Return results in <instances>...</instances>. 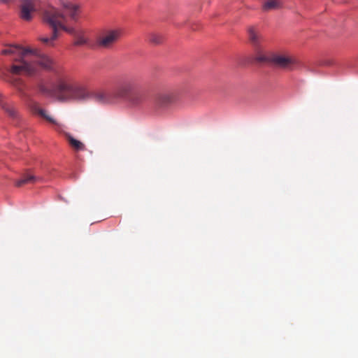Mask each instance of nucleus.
Returning a JSON list of instances; mask_svg holds the SVG:
<instances>
[{
	"instance_id": "17",
	"label": "nucleus",
	"mask_w": 358,
	"mask_h": 358,
	"mask_svg": "<svg viewBox=\"0 0 358 358\" xmlns=\"http://www.w3.org/2000/svg\"><path fill=\"white\" fill-rule=\"evenodd\" d=\"M36 181V178L30 174L24 175L21 179L18 180L15 182L17 187H22L25 184L34 183Z\"/></svg>"
},
{
	"instance_id": "9",
	"label": "nucleus",
	"mask_w": 358,
	"mask_h": 358,
	"mask_svg": "<svg viewBox=\"0 0 358 358\" xmlns=\"http://www.w3.org/2000/svg\"><path fill=\"white\" fill-rule=\"evenodd\" d=\"M178 94L176 91H169L159 94L157 98V104L160 108H166L176 101Z\"/></svg>"
},
{
	"instance_id": "13",
	"label": "nucleus",
	"mask_w": 358,
	"mask_h": 358,
	"mask_svg": "<svg viewBox=\"0 0 358 358\" xmlns=\"http://www.w3.org/2000/svg\"><path fill=\"white\" fill-rule=\"evenodd\" d=\"M0 106L8 114V116L15 119L17 117V110L13 103H8L2 100L0 94Z\"/></svg>"
},
{
	"instance_id": "14",
	"label": "nucleus",
	"mask_w": 358,
	"mask_h": 358,
	"mask_svg": "<svg viewBox=\"0 0 358 358\" xmlns=\"http://www.w3.org/2000/svg\"><path fill=\"white\" fill-rule=\"evenodd\" d=\"M13 85L17 90L20 96L22 99H28L29 95L27 93V86L24 82L20 79H15L13 81Z\"/></svg>"
},
{
	"instance_id": "16",
	"label": "nucleus",
	"mask_w": 358,
	"mask_h": 358,
	"mask_svg": "<svg viewBox=\"0 0 358 358\" xmlns=\"http://www.w3.org/2000/svg\"><path fill=\"white\" fill-rule=\"evenodd\" d=\"M281 7V3L278 0H268L264 2L262 6L264 11H269L272 10L278 9Z\"/></svg>"
},
{
	"instance_id": "6",
	"label": "nucleus",
	"mask_w": 358,
	"mask_h": 358,
	"mask_svg": "<svg viewBox=\"0 0 358 358\" xmlns=\"http://www.w3.org/2000/svg\"><path fill=\"white\" fill-rule=\"evenodd\" d=\"M270 63L278 68L292 70L296 64V60L288 55L273 53L270 55Z\"/></svg>"
},
{
	"instance_id": "19",
	"label": "nucleus",
	"mask_w": 358,
	"mask_h": 358,
	"mask_svg": "<svg viewBox=\"0 0 358 358\" xmlns=\"http://www.w3.org/2000/svg\"><path fill=\"white\" fill-rule=\"evenodd\" d=\"M257 55L256 60L259 62H269L270 63V55H264L259 48H256Z\"/></svg>"
},
{
	"instance_id": "7",
	"label": "nucleus",
	"mask_w": 358,
	"mask_h": 358,
	"mask_svg": "<svg viewBox=\"0 0 358 358\" xmlns=\"http://www.w3.org/2000/svg\"><path fill=\"white\" fill-rule=\"evenodd\" d=\"M32 112L37 115L43 119H45L48 122L52 124L55 125V129L58 132H63L64 129L66 128V126L60 122H58L55 119H54L52 117H51L48 112L45 110L41 108L38 103H34L31 106Z\"/></svg>"
},
{
	"instance_id": "8",
	"label": "nucleus",
	"mask_w": 358,
	"mask_h": 358,
	"mask_svg": "<svg viewBox=\"0 0 358 358\" xmlns=\"http://www.w3.org/2000/svg\"><path fill=\"white\" fill-rule=\"evenodd\" d=\"M39 6L38 0H22L20 16L24 20H30L32 13Z\"/></svg>"
},
{
	"instance_id": "10",
	"label": "nucleus",
	"mask_w": 358,
	"mask_h": 358,
	"mask_svg": "<svg viewBox=\"0 0 358 358\" xmlns=\"http://www.w3.org/2000/svg\"><path fill=\"white\" fill-rule=\"evenodd\" d=\"M62 29L67 33L72 34L75 38L74 45H84L87 44L88 40L85 37L84 32L81 30L76 31L73 28L67 27L63 24Z\"/></svg>"
},
{
	"instance_id": "18",
	"label": "nucleus",
	"mask_w": 358,
	"mask_h": 358,
	"mask_svg": "<svg viewBox=\"0 0 358 358\" xmlns=\"http://www.w3.org/2000/svg\"><path fill=\"white\" fill-rule=\"evenodd\" d=\"M148 40L150 43L157 45L162 42L163 37L162 35L157 33H150L148 35Z\"/></svg>"
},
{
	"instance_id": "11",
	"label": "nucleus",
	"mask_w": 358,
	"mask_h": 358,
	"mask_svg": "<svg viewBox=\"0 0 358 358\" xmlns=\"http://www.w3.org/2000/svg\"><path fill=\"white\" fill-rule=\"evenodd\" d=\"M64 11L69 15L73 21H77L80 6L78 4L73 3L71 1H63L62 3Z\"/></svg>"
},
{
	"instance_id": "15",
	"label": "nucleus",
	"mask_w": 358,
	"mask_h": 358,
	"mask_svg": "<svg viewBox=\"0 0 358 358\" xmlns=\"http://www.w3.org/2000/svg\"><path fill=\"white\" fill-rule=\"evenodd\" d=\"M249 39L255 48H259L260 43V36L257 33L254 27L248 29Z\"/></svg>"
},
{
	"instance_id": "12",
	"label": "nucleus",
	"mask_w": 358,
	"mask_h": 358,
	"mask_svg": "<svg viewBox=\"0 0 358 358\" xmlns=\"http://www.w3.org/2000/svg\"><path fill=\"white\" fill-rule=\"evenodd\" d=\"M66 139L68 141L70 146L76 151H83L86 150L85 145L81 141L74 138L69 133L62 132Z\"/></svg>"
},
{
	"instance_id": "3",
	"label": "nucleus",
	"mask_w": 358,
	"mask_h": 358,
	"mask_svg": "<svg viewBox=\"0 0 358 358\" xmlns=\"http://www.w3.org/2000/svg\"><path fill=\"white\" fill-rule=\"evenodd\" d=\"M57 100L62 102L89 100L90 90L81 83L73 80L64 72L57 76Z\"/></svg>"
},
{
	"instance_id": "2",
	"label": "nucleus",
	"mask_w": 358,
	"mask_h": 358,
	"mask_svg": "<svg viewBox=\"0 0 358 358\" xmlns=\"http://www.w3.org/2000/svg\"><path fill=\"white\" fill-rule=\"evenodd\" d=\"M117 98L124 99L133 107H140L147 102L148 95L138 79L131 78L120 84L114 94L103 90H90L89 100L105 105L114 103Z\"/></svg>"
},
{
	"instance_id": "5",
	"label": "nucleus",
	"mask_w": 358,
	"mask_h": 358,
	"mask_svg": "<svg viewBox=\"0 0 358 358\" xmlns=\"http://www.w3.org/2000/svg\"><path fill=\"white\" fill-rule=\"evenodd\" d=\"M122 31L120 29H106L96 38V45L103 49H112L120 39Z\"/></svg>"
},
{
	"instance_id": "4",
	"label": "nucleus",
	"mask_w": 358,
	"mask_h": 358,
	"mask_svg": "<svg viewBox=\"0 0 358 358\" xmlns=\"http://www.w3.org/2000/svg\"><path fill=\"white\" fill-rule=\"evenodd\" d=\"M43 20L53 29L50 37H40L39 40L48 45H53V41L58 37V28L62 29L63 24L66 22V17L56 8L51 7L44 11Z\"/></svg>"
},
{
	"instance_id": "1",
	"label": "nucleus",
	"mask_w": 358,
	"mask_h": 358,
	"mask_svg": "<svg viewBox=\"0 0 358 358\" xmlns=\"http://www.w3.org/2000/svg\"><path fill=\"white\" fill-rule=\"evenodd\" d=\"M3 55H11L15 57L10 72L15 75L32 76L37 74L40 69L54 72L53 79L55 84L50 87L44 80H40L36 87L42 94L54 97L57 100V76L63 71L55 66L54 60L49 56L40 53L36 49L24 48L19 45H10L1 50Z\"/></svg>"
}]
</instances>
